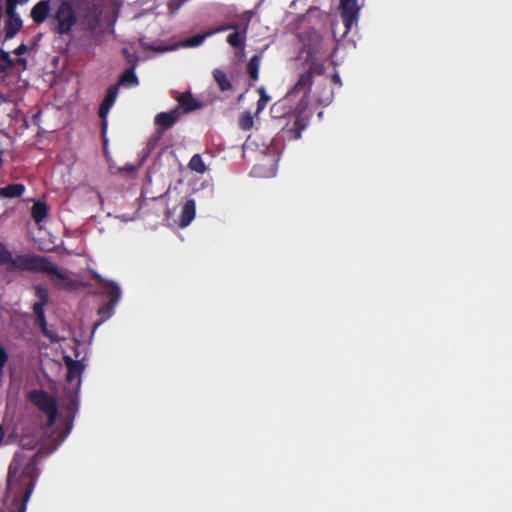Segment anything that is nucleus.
<instances>
[{"label":"nucleus","mask_w":512,"mask_h":512,"mask_svg":"<svg viewBox=\"0 0 512 512\" xmlns=\"http://www.w3.org/2000/svg\"><path fill=\"white\" fill-rule=\"evenodd\" d=\"M23 453H16L8 467L7 495L18 502V512H25L27 502L34 490L38 477V453L33 455L26 463Z\"/></svg>","instance_id":"1"},{"label":"nucleus","mask_w":512,"mask_h":512,"mask_svg":"<svg viewBox=\"0 0 512 512\" xmlns=\"http://www.w3.org/2000/svg\"><path fill=\"white\" fill-rule=\"evenodd\" d=\"M317 72L320 74L322 72V66H309V68L304 71L300 76L298 81L295 83L294 87L291 91L287 93V95L274 103L271 106L270 113L272 118L278 120H284L289 118L290 113L296 112V106L292 107L290 102L294 97L300 95L297 106H301L303 112H305L308 108L310 101V92L313 84V75Z\"/></svg>","instance_id":"2"},{"label":"nucleus","mask_w":512,"mask_h":512,"mask_svg":"<svg viewBox=\"0 0 512 512\" xmlns=\"http://www.w3.org/2000/svg\"><path fill=\"white\" fill-rule=\"evenodd\" d=\"M33 263L30 272L45 273L56 277L57 280L54 281L56 288L68 291H73L78 288L77 281L69 277L66 272L61 271L48 257L36 254Z\"/></svg>","instance_id":"3"},{"label":"nucleus","mask_w":512,"mask_h":512,"mask_svg":"<svg viewBox=\"0 0 512 512\" xmlns=\"http://www.w3.org/2000/svg\"><path fill=\"white\" fill-rule=\"evenodd\" d=\"M34 291L35 296L38 298V301H36L32 306L33 314L35 316V324L39 326L42 334L51 342H57L59 338L55 333L48 329L45 316V306L49 301L48 289L44 285L38 284L34 287Z\"/></svg>","instance_id":"4"},{"label":"nucleus","mask_w":512,"mask_h":512,"mask_svg":"<svg viewBox=\"0 0 512 512\" xmlns=\"http://www.w3.org/2000/svg\"><path fill=\"white\" fill-rule=\"evenodd\" d=\"M95 279L97 283L102 287L103 293L108 297V301L99 307L98 315L100 316V322L95 324V328L102 322L109 319L114 312L115 306L121 298V290L119 286L113 282L103 279L101 276L96 275Z\"/></svg>","instance_id":"5"},{"label":"nucleus","mask_w":512,"mask_h":512,"mask_svg":"<svg viewBox=\"0 0 512 512\" xmlns=\"http://www.w3.org/2000/svg\"><path fill=\"white\" fill-rule=\"evenodd\" d=\"M28 399L41 412L47 415V427H53L58 416V406L56 399L44 390L31 391Z\"/></svg>","instance_id":"6"},{"label":"nucleus","mask_w":512,"mask_h":512,"mask_svg":"<svg viewBox=\"0 0 512 512\" xmlns=\"http://www.w3.org/2000/svg\"><path fill=\"white\" fill-rule=\"evenodd\" d=\"M52 20L55 23V32L63 35L71 31L76 23V15L73 6L68 1H61L55 10Z\"/></svg>","instance_id":"7"},{"label":"nucleus","mask_w":512,"mask_h":512,"mask_svg":"<svg viewBox=\"0 0 512 512\" xmlns=\"http://www.w3.org/2000/svg\"><path fill=\"white\" fill-rule=\"evenodd\" d=\"M36 254H22L13 257L4 244L0 243V264H7V271H28L30 272L34 264Z\"/></svg>","instance_id":"8"},{"label":"nucleus","mask_w":512,"mask_h":512,"mask_svg":"<svg viewBox=\"0 0 512 512\" xmlns=\"http://www.w3.org/2000/svg\"><path fill=\"white\" fill-rule=\"evenodd\" d=\"M285 124L282 127L283 138L288 140H297L301 137L302 131L307 126V117L301 106H296V112L290 113L289 118L284 119Z\"/></svg>","instance_id":"9"},{"label":"nucleus","mask_w":512,"mask_h":512,"mask_svg":"<svg viewBox=\"0 0 512 512\" xmlns=\"http://www.w3.org/2000/svg\"><path fill=\"white\" fill-rule=\"evenodd\" d=\"M103 15V1L93 0L88 2L83 13L84 22L91 31L97 29L100 25Z\"/></svg>","instance_id":"10"},{"label":"nucleus","mask_w":512,"mask_h":512,"mask_svg":"<svg viewBox=\"0 0 512 512\" xmlns=\"http://www.w3.org/2000/svg\"><path fill=\"white\" fill-rule=\"evenodd\" d=\"M118 85H110L107 89V93H106V96L105 98L103 99V101L101 102L100 104V107H99V117L101 118V131H102V135L105 136L106 134V131H107V115L110 111V109L112 108V106L114 105L116 99H117V96H118Z\"/></svg>","instance_id":"11"},{"label":"nucleus","mask_w":512,"mask_h":512,"mask_svg":"<svg viewBox=\"0 0 512 512\" xmlns=\"http://www.w3.org/2000/svg\"><path fill=\"white\" fill-rule=\"evenodd\" d=\"M340 9L344 26L349 31L358 22L360 7L357 0H340Z\"/></svg>","instance_id":"12"},{"label":"nucleus","mask_w":512,"mask_h":512,"mask_svg":"<svg viewBox=\"0 0 512 512\" xmlns=\"http://www.w3.org/2000/svg\"><path fill=\"white\" fill-rule=\"evenodd\" d=\"M179 107H175L169 112H161L154 118V124L158 127L157 131H162V134L172 128L181 117Z\"/></svg>","instance_id":"13"},{"label":"nucleus","mask_w":512,"mask_h":512,"mask_svg":"<svg viewBox=\"0 0 512 512\" xmlns=\"http://www.w3.org/2000/svg\"><path fill=\"white\" fill-rule=\"evenodd\" d=\"M6 12L8 19L5 23V37L11 39L21 30L23 22L16 13L13 3L7 4Z\"/></svg>","instance_id":"14"},{"label":"nucleus","mask_w":512,"mask_h":512,"mask_svg":"<svg viewBox=\"0 0 512 512\" xmlns=\"http://www.w3.org/2000/svg\"><path fill=\"white\" fill-rule=\"evenodd\" d=\"M245 18V23L242 31H234L227 36L228 44L233 48H243L246 41V32L252 18V12L246 11L242 14Z\"/></svg>","instance_id":"15"},{"label":"nucleus","mask_w":512,"mask_h":512,"mask_svg":"<svg viewBox=\"0 0 512 512\" xmlns=\"http://www.w3.org/2000/svg\"><path fill=\"white\" fill-rule=\"evenodd\" d=\"M65 363L67 366L66 380L70 384L76 380V389L78 390L81 384V375L84 371V365L80 361L73 360L70 357L65 358Z\"/></svg>","instance_id":"16"},{"label":"nucleus","mask_w":512,"mask_h":512,"mask_svg":"<svg viewBox=\"0 0 512 512\" xmlns=\"http://www.w3.org/2000/svg\"><path fill=\"white\" fill-rule=\"evenodd\" d=\"M50 12V1L41 0L31 9L30 16L36 24L43 23Z\"/></svg>","instance_id":"17"},{"label":"nucleus","mask_w":512,"mask_h":512,"mask_svg":"<svg viewBox=\"0 0 512 512\" xmlns=\"http://www.w3.org/2000/svg\"><path fill=\"white\" fill-rule=\"evenodd\" d=\"M177 101L179 103L180 110L189 113L201 107V104L192 96L190 92L182 93Z\"/></svg>","instance_id":"18"},{"label":"nucleus","mask_w":512,"mask_h":512,"mask_svg":"<svg viewBox=\"0 0 512 512\" xmlns=\"http://www.w3.org/2000/svg\"><path fill=\"white\" fill-rule=\"evenodd\" d=\"M25 185L22 183H13L0 188V199H12L21 197L25 192Z\"/></svg>","instance_id":"19"},{"label":"nucleus","mask_w":512,"mask_h":512,"mask_svg":"<svg viewBox=\"0 0 512 512\" xmlns=\"http://www.w3.org/2000/svg\"><path fill=\"white\" fill-rule=\"evenodd\" d=\"M196 214V203L194 199H189L185 202L181 216H180V226L185 227L188 226L191 221L194 219Z\"/></svg>","instance_id":"20"},{"label":"nucleus","mask_w":512,"mask_h":512,"mask_svg":"<svg viewBox=\"0 0 512 512\" xmlns=\"http://www.w3.org/2000/svg\"><path fill=\"white\" fill-rule=\"evenodd\" d=\"M48 214V206L45 202L36 201L34 202L31 209V217L36 224L41 223Z\"/></svg>","instance_id":"21"},{"label":"nucleus","mask_w":512,"mask_h":512,"mask_svg":"<svg viewBox=\"0 0 512 512\" xmlns=\"http://www.w3.org/2000/svg\"><path fill=\"white\" fill-rule=\"evenodd\" d=\"M214 81L217 83L221 92L231 90L233 88L232 83L228 79L226 73L219 68H216L212 72Z\"/></svg>","instance_id":"22"},{"label":"nucleus","mask_w":512,"mask_h":512,"mask_svg":"<svg viewBox=\"0 0 512 512\" xmlns=\"http://www.w3.org/2000/svg\"><path fill=\"white\" fill-rule=\"evenodd\" d=\"M135 67L136 65H131L128 69H126L120 76L119 81L116 85H124V86H135L138 85L139 81L137 76L135 75Z\"/></svg>","instance_id":"23"},{"label":"nucleus","mask_w":512,"mask_h":512,"mask_svg":"<svg viewBox=\"0 0 512 512\" xmlns=\"http://www.w3.org/2000/svg\"><path fill=\"white\" fill-rule=\"evenodd\" d=\"M261 62L260 55H253L247 64V73L251 81L255 82L259 78V67Z\"/></svg>","instance_id":"24"},{"label":"nucleus","mask_w":512,"mask_h":512,"mask_svg":"<svg viewBox=\"0 0 512 512\" xmlns=\"http://www.w3.org/2000/svg\"><path fill=\"white\" fill-rule=\"evenodd\" d=\"M188 168L196 173L203 174L207 170V167L200 154H195L191 157Z\"/></svg>","instance_id":"25"},{"label":"nucleus","mask_w":512,"mask_h":512,"mask_svg":"<svg viewBox=\"0 0 512 512\" xmlns=\"http://www.w3.org/2000/svg\"><path fill=\"white\" fill-rule=\"evenodd\" d=\"M238 125L244 131L250 130L254 125V120L251 113L243 112L239 117Z\"/></svg>","instance_id":"26"},{"label":"nucleus","mask_w":512,"mask_h":512,"mask_svg":"<svg viewBox=\"0 0 512 512\" xmlns=\"http://www.w3.org/2000/svg\"><path fill=\"white\" fill-rule=\"evenodd\" d=\"M258 92H259L260 97L257 101L256 114H259L262 110H264L270 100V97L266 94V91L263 87H260L258 89Z\"/></svg>","instance_id":"27"},{"label":"nucleus","mask_w":512,"mask_h":512,"mask_svg":"<svg viewBox=\"0 0 512 512\" xmlns=\"http://www.w3.org/2000/svg\"><path fill=\"white\" fill-rule=\"evenodd\" d=\"M332 100V91L331 89L325 84L323 93L317 97V102L320 105L326 106L328 105Z\"/></svg>","instance_id":"28"},{"label":"nucleus","mask_w":512,"mask_h":512,"mask_svg":"<svg viewBox=\"0 0 512 512\" xmlns=\"http://www.w3.org/2000/svg\"><path fill=\"white\" fill-rule=\"evenodd\" d=\"M163 137L162 131H156L154 136H151L147 142L148 152H152L158 145V142Z\"/></svg>","instance_id":"29"},{"label":"nucleus","mask_w":512,"mask_h":512,"mask_svg":"<svg viewBox=\"0 0 512 512\" xmlns=\"http://www.w3.org/2000/svg\"><path fill=\"white\" fill-rule=\"evenodd\" d=\"M205 38H206V34H198V35L192 36L187 40V45L190 47L198 46L204 41Z\"/></svg>","instance_id":"30"},{"label":"nucleus","mask_w":512,"mask_h":512,"mask_svg":"<svg viewBox=\"0 0 512 512\" xmlns=\"http://www.w3.org/2000/svg\"><path fill=\"white\" fill-rule=\"evenodd\" d=\"M8 361V353L5 348L0 343V373L3 372L4 367L6 366Z\"/></svg>","instance_id":"31"},{"label":"nucleus","mask_w":512,"mask_h":512,"mask_svg":"<svg viewBox=\"0 0 512 512\" xmlns=\"http://www.w3.org/2000/svg\"><path fill=\"white\" fill-rule=\"evenodd\" d=\"M0 61L6 63L8 67L14 66V62L11 59L10 54L7 51L2 50V49L0 50Z\"/></svg>","instance_id":"32"},{"label":"nucleus","mask_w":512,"mask_h":512,"mask_svg":"<svg viewBox=\"0 0 512 512\" xmlns=\"http://www.w3.org/2000/svg\"><path fill=\"white\" fill-rule=\"evenodd\" d=\"M77 409H78V399H77V397H73L67 405V411L69 414H72L74 416Z\"/></svg>","instance_id":"33"},{"label":"nucleus","mask_w":512,"mask_h":512,"mask_svg":"<svg viewBox=\"0 0 512 512\" xmlns=\"http://www.w3.org/2000/svg\"><path fill=\"white\" fill-rule=\"evenodd\" d=\"M230 29L238 31V29H239L238 22H230L227 25H223V26L219 27L218 29H216V31L220 32V31H226V30H230Z\"/></svg>","instance_id":"34"},{"label":"nucleus","mask_w":512,"mask_h":512,"mask_svg":"<svg viewBox=\"0 0 512 512\" xmlns=\"http://www.w3.org/2000/svg\"><path fill=\"white\" fill-rule=\"evenodd\" d=\"M122 53L126 57V60H127V62L129 64H131V65L135 64L136 65L135 57L129 52V50L127 48H123L122 49Z\"/></svg>","instance_id":"35"},{"label":"nucleus","mask_w":512,"mask_h":512,"mask_svg":"<svg viewBox=\"0 0 512 512\" xmlns=\"http://www.w3.org/2000/svg\"><path fill=\"white\" fill-rule=\"evenodd\" d=\"M27 49H28V48H27V46H26L25 44H23V43H22V44H20V45H19V46L14 50V53H15L16 55H22V54H24V53H26V52H27Z\"/></svg>","instance_id":"36"},{"label":"nucleus","mask_w":512,"mask_h":512,"mask_svg":"<svg viewBox=\"0 0 512 512\" xmlns=\"http://www.w3.org/2000/svg\"><path fill=\"white\" fill-rule=\"evenodd\" d=\"M26 1H27V0H7L8 4H9V3H13V5H14V6H15V3H16V2L24 3V2H26Z\"/></svg>","instance_id":"37"},{"label":"nucleus","mask_w":512,"mask_h":512,"mask_svg":"<svg viewBox=\"0 0 512 512\" xmlns=\"http://www.w3.org/2000/svg\"><path fill=\"white\" fill-rule=\"evenodd\" d=\"M333 79H334L335 81H340V78H339V76H338V75H334Z\"/></svg>","instance_id":"38"}]
</instances>
